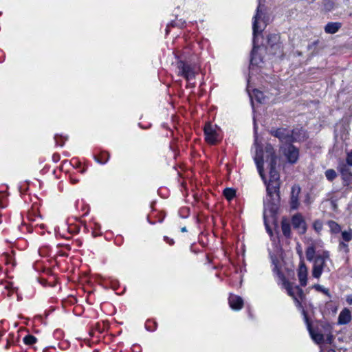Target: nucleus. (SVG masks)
I'll return each instance as SVG.
<instances>
[{"instance_id": "43", "label": "nucleus", "mask_w": 352, "mask_h": 352, "mask_svg": "<svg viewBox=\"0 0 352 352\" xmlns=\"http://www.w3.org/2000/svg\"><path fill=\"white\" fill-rule=\"evenodd\" d=\"M266 228H267V231L270 232V234H272V231L270 230L269 226L266 225Z\"/></svg>"}, {"instance_id": "7", "label": "nucleus", "mask_w": 352, "mask_h": 352, "mask_svg": "<svg viewBox=\"0 0 352 352\" xmlns=\"http://www.w3.org/2000/svg\"><path fill=\"white\" fill-rule=\"evenodd\" d=\"M280 148L283 155L289 164H294L298 161L300 150L292 142H287V144H284L283 146L280 147Z\"/></svg>"}, {"instance_id": "28", "label": "nucleus", "mask_w": 352, "mask_h": 352, "mask_svg": "<svg viewBox=\"0 0 352 352\" xmlns=\"http://www.w3.org/2000/svg\"><path fill=\"white\" fill-rule=\"evenodd\" d=\"M179 215L182 219H186L190 214V208L188 207H182L179 210Z\"/></svg>"}, {"instance_id": "19", "label": "nucleus", "mask_w": 352, "mask_h": 352, "mask_svg": "<svg viewBox=\"0 0 352 352\" xmlns=\"http://www.w3.org/2000/svg\"><path fill=\"white\" fill-rule=\"evenodd\" d=\"M351 320V314L349 309L344 308L343 309L338 318V323L339 324H348Z\"/></svg>"}, {"instance_id": "14", "label": "nucleus", "mask_w": 352, "mask_h": 352, "mask_svg": "<svg viewBox=\"0 0 352 352\" xmlns=\"http://www.w3.org/2000/svg\"><path fill=\"white\" fill-rule=\"evenodd\" d=\"M305 322L314 341L318 344L324 343L325 341L324 334L321 331H318V329H313L309 317H307V320H305Z\"/></svg>"}, {"instance_id": "18", "label": "nucleus", "mask_w": 352, "mask_h": 352, "mask_svg": "<svg viewBox=\"0 0 352 352\" xmlns=\"http://www.w3.org/2000/svg\"><path fill=\"white\" fill-rule=\"evenodd\" d=\"M320 327L323 329L324 333L327 335L326 342L331 344L334 339L332 334V326L329 322H322L320 323Z\"/></svg>"}, {"instance_id": "30", "label": "nucleus", "mask_w": 352, "mask_h": 352, "mask_svg": "<svg viewBox=\"0 0 352 352\" xmlns=\"http://www.w3.org/2000/svg\"><path fill=\"white\" fill-rule=\"evenodd\" d=\"M342 238L344 241L349 242L352 240V230L349 229V231H343L342 232Z\"/></svg>"}, {"instance_id": "13", "label": "nucleus", "mask_w": 352, "mask_h": 352, "mask_svg": "<svg viewBox=\"0 0 352 352\" xmlns=\"http://www.w3.org/2000/svg\"><path fill=\"white\" fill-rule=\"evenodd\" d=\"M338 170L341 175L344 186H349L352 182V173L347 164L344 162H340L338 164Z\"/></svg>"}, {"instance_id": "31", "label": "nucleus", "mask_w": 352, "mask_h": 352, "mask_svg": "<svg viewBox=\"0 0 352 352\" xmlns=\"http://www.w3.org/2000/svg\"><path fill=\"white\" fill-rule=\"evenodd\" d=\"M36 338L32 335H28L23 338V342L25 344L32 345L36 342Z\"/></svg>"}, {"instance_id": "34", "label": "nucleus", "mask_w": 352, "mask_h": 352, "mask_svg": "<svg viewBox=\"0 0 352 352\" xmlns=\"http://www.w3.org/2000/svg\"><path fill=\"white\" fill-rule=\"evenodd\" d=\"M345 164L352 166V150L346 153Z\"/></svg>"}, {"instance_id": "36", "label": "nucleus", "mask_w": 352, "mask_h": 352, "mask_svg": "<svg viewBox=\"0 0 352 352\" xmlns=\"http://www.w3.org/2000/svg\"><path fill=\"white\" fill-rule=\"evenodd\" d=\"M272 271L274 274L278 275V272H281L282 270L281 267L278 265L275 264Z\"/></svg>"}, {"instance_id": "4", "label": "nucleus", "mask_w": 352, "mask_h": 352, "mask_svg": "<svg viewBox=\"0 0 352 352\" xmlns=\"http://www.w3.org/2000/svg\"><path fill=\"white\" fill-rule=\"evenodd\" d=\"M264 39L265 43H262V46L265 47L269 54L278 57H283L284 56L283 45L280 41V35L279 34L268 33Z\"/></svg>"}, {"instance_id": "22", "label": "nucleus", "mask_w": 352, "mask_h": 352, "mask_svg": "<svg viewBox=\"0 0 352 352\" xmlns=\"http://www.w3.org/2000/svg\"><path fill=\"white\" fill-rule=\"evenodd\" d=\"M278 278L279 280L281 281L282 285L283 287L286 289L287 294H291V286L293 285L292 283L289 282L286 276H285L284 273L281 272H278V275H276Z\"/></svg>"}, {"instance_id": "6", "label": "nucleus", "mask_w": 352, "mask_h": 352, "mask_svg": "<svg viewBox=\"0 0 352 352\" xmlns=\"http://www.w3.org/2000/svg\"><path fill=\"white\" fill-rule=\"evenodd\" d=\"M300 287V285L294 286L292 285L291 286V294L287 295L292 298L297 309L301 311L304 320H307L309 316L303 305V302H305L306 300V295Z\"/></svg>"}, {"instance_id": "2", "label": "nucleus", "mask_w": 352, "mask_h": 352, "mask_svg": "<svg viewBox=\"0 0 352 352\" xmlns=\"http://www.w3.org/2000/svg\"><path fill=\"white\" fill-rule=\"evenodd\" d=\"M305 256L308 261L313 262L312 276L316 278H320L326 266V261L329 259V252L324 250L321 254L316 255V247L311 244L306 248Z\"/></svg>"}, {"instance_id": "33", "label": "nucleus", "mask_w": 352, "mask_h": 352, "mask_svg": "<svg viewBox=\"0 0 352 352\" xmlns=\"http://www.w3.org/2000/svg\"><path fill=\"white\" fill-rule=\"evenodd\" d=\"M338 248L340 250H344L345 253L349 252V245L344 243V241H340L338 244Z\"/></svg>"}, {"instance_id": "35", "label": "nucleus", "mask_w": 352, "mask_h": 352, "mask_svg": "<svg viewBox=\"0 0 352 352\" xmlns=\"http://www.w3.org/2000/svg\"><path fill=\"white\" fill-rule=\"evenodd\" d=\"M319 43H320V41L318 39V40H316V41H313L312 43H309L307 46L308 50L315 51V50L316 49Z\"/></svg>"}, {"instance_id": "27", "label": "nucleus", "mask_w": 352, "mask_h": 352, "mask_svg": "<svg viewBox=\"0 0 352 352\" xmlns=\"http://www.w3.org/2000/svg\"><path fill=\"white\" fill-rule=\"evenodd\" d=\"M327 179L333 182L337 177V173L334 169H328L324 173Z\"/></svg>"}, {"instance_id": "1", "label": "nucleus", "mask_w": 352, "mask_h": 352, "mask_svg": "<svg viewBox=\"0 0 352 352\" xmlns=\"http://www.w3.org/2000/svg\"><path fill=\"white\" fill-rule=\"evenodd\" d=\"M265 157L266 163L267 164V168H269L270 175L269 180L267 181L266 179V183H265L266 185L267 194L271 199H273V197L275 195L277 198V201H279L280 199V174L276 168L278 156L274 146L271 144H267L265 146Z\"/></svg>"}, {"instance_id": "9", "label": "nucleus", "mask_w": 352, "mask_h": 352, "mask_svg": "<svg viewBox=\"0 0 352 352\" xmlns=\"http://www.w3.org/2000/svg\"><path fill=\"white\" fill-rule=\"evenodd\" d=\"M291 223L299 234H305L307 232V223L301 213L294 214L291 218Z\"/></svg>"}, {"instance_id": "11", "label": "nucleus", "mask_w": 352, "mask_h": 352, "mask_svg": "<svg viewBox=\"0 0 352 352\" xmlns=\"http://www.w3.org/2000/svg\"><path fill=\"white\" fill-rule=\"evenodd\" d=\"M301 192V188L298 184H295L292 187L289 197V208L291 210H298L300 207L299 195Z\"/></svg>"}, {"instance_id": "20", "label": "nucleus", "mask_w": 352, "mask_h": 352, "mask_svg": "<svg viewBox=\"0 0 352 352\" xmlns=\"http://www.w3.org/2000/svg\"><path fill=\"white\" fill-rule=\"evenodd\" d=\"M342 27L340 22H328L324 28V32L327 34H333L339 31Z\"/></svg>"}, {"instance_id": "5", "label": "nucleus", "mask_w": 352, "mask_h": 352, "mask_svg": "<svg viewBox=\"0 0 352 352\" xmlns=\"http://www.w3.org/2000/svg\"><path fill=\"white\" fill-rule=\"evenodd\" d=\"M177 67L179 68L178 75L182 76L188 82L194 80L199 74V67L195 63L179 60L177 61Z\"/></svg>"}, {"instance_id": "12", "label": "nucleus", "mask_w": 352, "mask_h": 352, "mask_svg": "<svg viewBox=\"0 0 352 352\" xmlns=\"http://www.w3.org/2000/svg\"><path fill=\"white\" fill-rule=\"evenodd\" d=\"M269 133L274 137L278 139V140L280 142H284L285 144H287V142H289V134L290 131H288L287 128L284 127H279V128H274L272 127Z\"/></svg>"}, {"instance_id": "42", "label": "nucleus", "mask_w": 352, "mask_h": 352, "mask_svg": "<svg viewBox=\"0 0 352 352\" xmlns=\"http://www.w3.org/2000/svg\"><path fill=\"white\" fill-rule=\"evenodd\" d=\"M180 229H181V231H182V232H186V231H187V230H186V227L185 226H180Z\"/></svg>"}, {"instance_id": "38", "label": "nucleus", "mask_w": 352, "mask_h": 352, "mask_svg": "<svg viewBox=\"0 0 352 352\" xmlns=\"http://www.w3.org/2000/svg\"><path fill=\"white\" fill-rule=\"evenodd\" d=\"M271 204H272V207L270 208V210L276 212L278 209V206L274 203H272Z\"/></svg>"}, {"instance_id": "26", "label": "nucleus", "mask_w": 352, "mask_h": 352, "mask_svg": "<svg viewBox=\"0 0 352 352\" xmlns=\"http://www.w3.org/2000/svg\"><path fill=\"white\" fill-rule=\"evenodd\" d=\"M314 288L319 292H321L322 294H324V295H326L327 296H328L329 298H331V293L329 292V289H327V288H325L323 286L320 285H318V284H316L314 285Z\"/></svg>"}, {"instance_id": "41", "label": "nucleus", "mask_w": 352, "mask_h": 352, "mask_svg": "<svg viewBox=\"0 0 352 352\" xmlns=\"http://www.w3.org/2000/svg\"><path fill=\"white\" fill-rule=\"evenodd\" d=\"M185 25H186V21H184L183 22H181V23H177V27H180V28H184L185 27Z\"/></svg>"}, {"instance_id": "40", "label": "nucleus", "mask_w": 352, "mask_h": 352, "mask_svg": "<svg viewBox=\"0 0 352 352\" xmlns=\"http://www.w3.org/2000/svg\"><path fill=\"white\" fill-rule=\"evenodd\" d=\"M165 241H166L169 244L173 245L174 243L173 239L169 240L167 236L164 237Z\"/></svg>"}, {"instance_id": "15", "label": "nucleus", "mask_w": 352, "mask_h": 352, "mask_svg": "<svg viewBox=\"0 0 352 352\" xmlns=\"http://www.w3.org/2000/svg\"><path fill=\"white\" fill-rule=\"evenodd\" d=\"M307 274L308 270L303 260H301L298 269L297 271V275L299 280L300 285L301 287H305L307 284Z\"/></svg>"}, {"instance_id": "39", "label": "nucleus", "mask_w": 352, "mask_h": 352, "mask_svg": "<svg viewBox=\"0 0 352 352\" xmlns=\"http://www.w3.org/2000/svg\"><path fill=\"white\" fill-rule=\"evenodd\" d=\"M177 182H179V183L180 184L181 187H182V188H186V186H185V184H184V181H183V180H180V179H177Z\"/></svg>"}, {"instance_id": "44", "label": "nucleus", "mask_w": 352, "mask_h": 352, "mask_svg": "<svg viewBox=\"0 0 352 352\" xmlns=\"http://www.w3.org/2000/svg\"><path fill=\"white\" fill-rule=\"evenodd\" d=\"M177 175H178L179 177L181 176V175H180V173H179V172H177Z\"/></svg>"}, {"instance_id": "16", "label": "nucleus", "mask_w": 352, "mask_h": 352, "mask_svg": "<svg viewBox=\"0 0 352 352\" xmlns=\"http://www.w3.org/2000/svg\"><path fill=\"white\" fill-rule=\"evenodd\" d=\"M228 304L232 309L234 311H239L243 307L244 301L241 296L234 294H230L228 297Z\"/></svg>"}, {"instance_id": "17", "label": "nucleus", "mask_w": 352, "mask_h": 352, "mask_svg": "<svg viewBox=\"0 0 352 352\" xmlns=\"http://www.w3.org/2000/svg\"><path fill=\"white\" fill-rule=\"evenodd\" d=\"M254 162L256 165V168L258 172V174L264 183H266V176L264 173V157L263 155V151H261V153L256 152V155L254 158Z\"/></svg>"}, {"instance_id": "10", "label": "nucleus", "mask_w": 352, "mask_h": 352, "mask_svg": "<svg viewBox=\"0 0 352 352\" xmlns=\"http://www.w3.org/2000/svg\"><path fill=\"white\" fill-rule=\"evenodd\" d=\"M309 138V134L302 126L295 127L290 131L289 142H303Z\"/></svg>"}, {"instance_id": "23", "label": "nucleus", "mask_w": 352, "mask_h": 352, "mask_svg": "<svg viewBox=\"0 0 352 352\" xmlns=\"http://www.w3.org/2000/svg\"><path fill=\"white\" fill-rule=\"evenodd\" d=\"M327 223L332 234H338L341 232V226L335 221L329 220Z\"/></svg>"}, {"instance_id": "29", "label": "nucleus", "mask_w": 352, "mask_h": 352, "mask_svg": "<svg viewBox=\"0 0 352 352\" xmlns=\"http://www.w3.org/2000/svg\"><path fill=\"white\" fill-rule=\"evenodd\" d=\"M323 228V223L321 220L316 219L313 222V228L318 233L320 234Z\"/></svg>"}, {"instance_id": "24", "label": "nucleus", "mask_w": 352, "mask_h": 352, "mask_svg": "<svg viewBox=\"0 0 352 352\" xmlns=\"http://www.w3.org/2000/svg\"><path fill=\"white\" fill-rule=\"evenodd\" d=\"M223 195L230 201L236 197V190L232 188H226L223 191Z\"/></svg>"}, {"instance_id": "25", "label": "nucleus", "mask_w": 352, "mask_h": 352, "mask_svg": "<svg viewBox=\"0 0 352 352\" xmlns=\"http://www.w3.org/2000/svg\"><path fill=\"white\" fill-rule=\"evenodd\" d=\"M253 94L256 100L259 103H263L265 100L264 94L263 91L255 89L253 90Z\"/></svg>"}, {"instance_id": "21", "label": "nucleus", "mask_w": 352, "mask_h": 352, "mask_svg": "<svg viewBox=\"0 0 352 352\" xmlns=\"http://www.w3.org/2000/svg\"><path fill=\"white\" fill-rule=\"evenodd\" d=\"M281 226V230L283 236L286 239H291L292 238V230H291V224L287 221V219L285 217H283L280 222Z\"/></svg>"}, {"instance_id": "8", "label": "nucleus", "mask_w": 352, "mask_h": 352, "mask_svg": "<svg viewBox=\"0 0 352 352\" xmlns=\"http://www.w3.org/2000/svg\"><path fill=\"white\" fill-rule=\"evenodd\" d=\"M216 125L214 126L210 122L205 123L204 126V135L205 141L210 145H216L219 143V135L215 129Z\"/></svg>"}, {"instance_id": "32", "label": "nucleus", "mask_w": 352, "mask_h": 352, "mask_svg": "<svg viewBox=\"0 0 352 352\" xmlns=\"http://www.w3.org/2000/svg\"><path fill=\"white\" fill-rule=\"evenodd\" d=\"M109 158V153H102L100 155V157L96 158V160L101 163V164H105Z\"/></svg>"}, {"instance_id": "3", "label": "nucleus", "mask_w": 352, "mask_h": 352, "mask_svg": "<svg viewBox=\"0 0 352 352\" xmlns=\"http://www.w3.org/2000/svg\"><path fill=\"white\" fill-rule=\"evenodd\" d=\"M263 7H264V5H261V3H259L256 8V14L253 17V47L250 54V64L255 66H258L261 63H263L264 58L263 56L258 53V50L260 49L261 46L256 43V37L263 31L258 30V21L263 14Z\"/></svg>"}, {"instance_id": "37", "label": "nucleus", "mask_w": 352, "mask_h": 352, "mask_svg": "<svg viewBox=\"0 0 352 352\" xmlns=\"http://www.w3.org/2000/svg\"><path fill=\"white\" fill-rule=\"evenodd\" d=\"M346 300L349 305H352V294L346 296Z\"/></svg>"}]
</instances>
